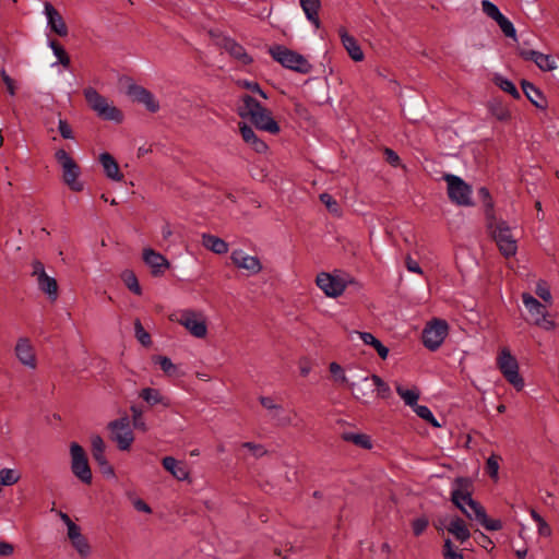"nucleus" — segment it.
Returning a JSON list of instances; mask_svg holds the SVG:
<instances>
[{
	"label": "nucleus",
	"instance_id": "obj_51",
	"mask_svg": "<svg viewBox=\"0 0 559 559\" xmlns=\"http://www.w3.org/2000/svg\"><path fill=\"white\" fill-rule=\"evenodd\" d=\"M478 197L485 205V218L487 219V211H488L489 206L491 209V214H495L493 202L491 200L490 192L486 187H480L478 189Z\"/></svg>",
	"mask_w": 559,
	"mask_h": 559
},
{
	"label": "nucleus",
	"instance_id": "obj_10",
	"mask_svg": "<svg viewBox=\"0 0 559 559\" xmlns=\"http://www.w3.org/2000/svg\"><path fill=\"white\" fill-rule=\"evenodd\" d=\"M448 330L449 325L442 319H433L427 323L421 334L424 346L431 352L437 350L447 337Z\"/></svg>",
	"mask_w": 559,
	"mask_h": 559
},
{
	"label": "nucleus",
	"instance_id": "obj_48",
	"mask_svg": "<svg viewBox=\"0 0 559 559\" xmlns=\"http://www.w3.org/2000/svg\"><path fill=\"white\" fill-rule=\"evenodd\" d=\"M20 476L15 473V471L10 468H2L0 471V485L2 486H11L17 483Z\"/></svg>",
	"mask_w": 559,
	"mask_h": 559
},
{
	"label": "nucleus",
	"instance_id": "obj_32",
	"mask_svg": "<svg viewBox=\"0 0 559 559\" xmlns=\"http://www.w3.org/2000/svg\"><path fill=\"white\" fill-rule=\"evenodd\" d=\"M140 397H142L150 406L162 404L164 407H168L170 405L169 399L163 396L157 389L145 388L140 392Z\"/></svg>",
	"mask_w": 559,
	"mask_h": 559
},
{
	"label": "nucleus",
	"instance_id": "obj_52",
	"mask_svg": "<svg viewBox=\"0 0 559 559\" xmlns=\"http://www.w3.org/2000/svg\"><path fill=\"white\" fill-rule=\"evenodd\" d=\"M478 523L484 526L487 531H499L502 528V522L498 519L488 518L487 513L481 518Z\"/></svg>",
	"mask_w": 559,
	"mask_h": 559
},
{
	"label": "nucleus",
	"instance_id": "obj_37",
	"mask_svg": "<svg viewBox=\"0 0 559 559\" xmlns=\"http://www.w3.org/2000/svg\"><path fill=\"white\" fill-rule=\"evenodd\" d=\"M344 441L352 442L362 449L369 450L372 448L370 437L365 433L344 432L342 435Z\"/></svg>",
	"mask_w": 559,
	"mask_h": 559
},
{
	"label": "nucleus",
	"instance_id": "obj_18",
	"mask_svg": "<svg viewBox=\"0 0 559 559\" xmlns=\"http://www.w3.org/2000/svg\"><path fill=\"white\" fill-rule=\"evenodd\" d=\"M128 95L134 102L145 105L150 112H157L159 110V103L155 99L154 95L143 86L131 84L128 87Z\"/></svg>",
	"mask_w": 559,
	"mask_h": 559
},
{
	"label": "nucleus",
	"instance_id": "obj_35",
	"mask_svg": "<svg viewBox=\"0 0 559 559\" xmlns=\"http://www.w3.org/2000/svg\"><path fill=\"white\" fill-rule=\"evenodd\" d=\"M300 7L302 11L306 14V17L308 21H310L312 24L316 25V27H319V17L318 13L321 8V1L320 0H299Z\"/></svg>",
	"mask_w": 559,
	"mask_h": 559
},
{
	"label": "nucleus",
	"instance_id": "obj_9",
	"mask_svg": "<svg viewBox=\"0 0 559 559\" xmlns=\"http://www.w3.org/2000/svg\"><path fill=\"white\" fill-rule=\"evenodd\" d=\"M497 364L504 379L512 384L516 391H521L524 388V380L519 373L516 358L511 355L508 348H503L500 352Z\"/></svg>",
	"mask_w": 559,
	"mask_h": 559
},
{
	"label": "nucleus",
	"instance_id": "obj_39",
	"mask_svg": "<svg viewBox=\"0 0 559 559\" xmlns=\"http://www.w3.org/2000/svg\"><path fill=\"white\" fill-rule=\"evenodd\" d=\"M493 82L498 87L510 94L514 99H519L521 97L519 90L509 79L503 78L502 75H496Z\"/></svg>",
	"mask_w": 559,
	"mask_h": 559
},
{
	"label": "nucleus",
	"instance_id": "obj_27",
	"mask_svg": "<svg viewBox=\"0 0 559 559\" xmlns=\"http://www.w3.org/2000/svg\"><path fill=\"white\" fill-rule=\"evenodd\" d=\"M99 163L102 164L106 176L115 181H121L123 175L120 173L119 165L114 156L107 152L99 155Z\"/></svg>",
	"mask_w": 559,
	"mask_h": 559
},
{
	"label": "nucleus",
	"instance_id": "obj_20",
	"mask_svg": "<svg viewBox=\"0 0 559 559\" xmlns=\"http://www.w3.org/2000/svg\"><path fill=\"white\" fill-rule=\"evenodd\" d=\"M259 402L270 412L275 426L287 427L292 425V418L285 414L283 406L276 404L271 396H260Z\"/></svg>",
	"mask_w": 559,
	"mask_h": 559
},
{
	"label": "nucleus",
	"instance_id": "obj_4",
	"mask_svg": "<svg viewBox=\"0 0 559 559\" xmlns=\"http://www.w3.org/2000/svg\"><path fill=\"white\" fill-rule=\"evenodd\" d=\"M269 53L274 61L278 62L283 68L299 74H308L313 67L309 60L301 53L292 50L282 45H274L269 48Z\"/></svg>",
	"mask_w": 559,
	"mask_h": 559
},
{
	"label": "nucleus",
	"instance_id": "obj_49",
	"mask_svg": "<svg viewBox=\"0 0 559 559\" xmlns=\"http://www.w3.org/2000/svg\"><path fill=\"white\" fill-rule=\"evenodd\" d=\"M71 543H72V546L76 549V551L82 557H87L90 555L91 546H90L87 539L83 535H81V537L72 539Z\"/></svg>",
	"mask_w": 559,
	"mask_h": 559
},
{
	"label": "nucleus",
	"instance_id": "obj_28",
	"mask_svg": "<svg viewBox=\"0 0 559 559\" xmlns=\"http://www.w3.org/2000/svg\"><path fill=\"white\" fill-rule=\"evenodd\" d=\"M162 465L178 480H185L189 476V471L187 469L186 465L173 456H165L162 460Z\"/></svg>",
	"mask_w": 559,
	"mask_h": 559
},
{
	"label": "nucleus",
	"instance_id": "obj_60",
	"mask_svg": "<svg viewBox=\"0 0 559 559\" xmlns=\"http://www.w3.org/2000/svg\"><path fill=\"white\" fill-rule=\"evenodd\" d=\"M405 266L409 272L423 274V270H421L420 265L411 255L406 257Z\"/></svg>",
	"mask_w": 559,
	"mask_h": 559
},
{
	"label": "nucleus",
	"instance_id": "obj_19",
	"mask_svg": "<svg viewBox=\"0 0 559 559\" xmlns=\"http://www.w3.org/2000/svg\"><path fill=\"white\" fill-rule=\"evenodd\" d=\"M143 261L151 267L153 276L163 275L170 266L169 261L152 248H145L143 250Z\"/></svg>",
	"mask_w": 559,
	"mask_h": 559
},
{
	"label": "nucleus",
	"instance_id": "obj_25",
	"mask_svg": "<svg viewBox=\"0 0 559 559\" xmlns=\"http://www.w3.org/2000/svg\"><path fill=\"white\" fill-rule=\"evenodd\" d=\"M45 13L47 16V23L50 29L56 35H67V27L63 22L62 16L59 14V12L55 9L53 5L46 2L45 3Z\"/></svg>",
	"mask_w": 559,
	"mask_h": 559
},
{
	"label": "nucleus",
	"instance_id": "obj_8",
	"mask_svg": "<svg viewBox=\"0 0 559 559\" xmlns=\"http://www.w3.org/2000/svg\"><path fill=\"white\" fill-rule=\"evenodd\" d=\"M71 472L85 485H91L93 474L85 450L76 442L70 444Z\"/></svg>",
	"mask_w": 559,
	"mask_h": 559
},
{
	"label": "nucleus",
	"instance_id": "obj_21",
	"mask_svg": "<svg viewBox=\"0 0 559 559\" xmlns=\"http://www.w3.org/2000/svg\"><path fill=\"white\" fill-rule=\"evenodd\" d=\"M230 259L236 266L249 271L250 274H257L262 269L261 262L257 257L247 255L242 250H235Z\"/></svg>",
	"mask_w": 559,
	"mask_h": 559
},
{
	"label": "nucleus",
	"instance_id": "obj_2",
	"mask_svg": "<svg viewBox=\"0 0 559 559\" xmlns=\"http://www.w3.org/2000/svg\"><path fill=\"white\" fill-rule=\"evenodd\" d=\"M241 105L237 114L242 119H249L252 124L271 134H277L281 131L278 122L272 117L271 111L263 107L259 100L249 94L241 96Z\"/></svg>",
	"mask_w": 559,
	"mask_h": 559
},
{
	"label": "nucleus",
	"instance_id": "obj_7",
	"mask_svg": "<svg viewBox=\"0 0 559 559\" xmlns=\"http://www.w3.org/2000/svg\"><path fill=\"white\" fill-rule=\"evenodd\" d=\"M447 182V192L449 200L459 206H472V187L465 182L461 177L453 174H445L443 176Z\"/></svg>",
	"mask_w": 559,
	"mask_h": 559
},
{
	"label": "nucleus",
	"instance_id": "obj_61",
	"mask_svg": "<svg viewBox=\"0 0 559 559\" xmlns=\"http://www.w3.org/2000/svg\"><path fill=\"white\" fill-rule=\"evenodd\" d=\"M32 276H35L37 280L41 276V274H46L45 266L39 260H34L32 262Z\"/></svg>",
	"mask_w": 559,
	"mask_h": 559
},
{
	"label": "nucleus",
	"instance_id": "obj_16",
	"mask_svg": "<svg viewBox=\"0 0 559 559\" xmlns=\"http://www.w3.org/2000/svg\"><path fill=\"white\" fill-rule=\"evenodd\" d=\"M316 283L326 296L333 298L341 296L346 288V284L342 278L325 272L317 275Z\"/></svg>",
	"mask_w": 559,
	"mask_h": 559
},
{
	"label": "nucleus",
	"instance_id": "obj_26",
	"mask_svg": "<svg viewBox=\"0 0 559 559\" xmlns=\"http://www.w3.org/2000/svg\"><path fill=\"white\" fill-rule=\"evenodd\" d=\"M222 46L231 57L239 60L245 66L250 64L253 61L246 52V49L231 37H223Z\"/></svg>",
	"mask_w": 559,
	"mask_h": 559
},
{
	"label": "nucleus",
	"instance_id": "obj_58",
	"mask_svg": "<svg viewBox=\"0 0 559 559\" xmlns=\"http://www.w3.org/2000/svg\"><path fill=\"white\" fill-rule=\"evenodd\" d=\"M414 412L416 413V415L418 417H420L421 419L424 420H429L430 418H432V412L430 411V408L426 405H416L414 407Z\"/></svg>",
	"mask_w": 559,
	"mask_h": 559
},
{
	"label": "nucleus",
	"instance_id": "obj_47",
	"mask_svg": "<svg viewBox=\"0 0 559 559\" xmlns=\"http://www.w3.org/2000/svg\"><path fill=\"white\" fill-rule=\"evenodd\" d=\"M501 460L498 455H490L486 461V473L490 476L492 479L498 478V471H499V461Z\"/></svg>",
	"mask_w": 559,
	"mask_h": 559
},
{
	"label": "nucleus",
	"instance_id": "obj_41",
	"mask_svg": "<svg viewBox=\"0 0 559 559\" xmlns=\"http://www.w3.org/2000/svg\"><path fill=\"white\" fill-rule=\"evenodd\" d=\"M49 46L53 50L55 56L58 58V62L61 63L63 67H69L70 58L67 51L64 50L63 46L55 39L49 40Z\"/></svg>",
	"mask_w": 559,
	"mask_h": 559
},
{
	"label": "nucleus",
	"instance_id": "obj_12",
	"mask_svg": "<svg viewBox=\"0 0 559 559\" xmlns=\"http://www.w3.org/2000/svg\"><path fill=\"white\" fill-rule=\"evenodd\" d=\"M510 38L512 39V43L509 45L511 47H515L519 56L524 60L533 61L542 71L549 72L557 69V61L552 56L545 55L533 49L521 48L519 44V37Z\"/></svg>",
	"mask_w": 559,
	"mask_h": 559
},
{
	"label": "nucleus",
	"instance_id": "obj_53",
	"mask_svg": "<svg viewBox=\"0 0 559 559\" xmlns=\"http://www.w3.org/2000/svg\"><path fill=\"white\" fill-rule=\"evenodd\" d=\"M536 295L544 301L549 302L551 300L550 289L546 282L539 281L536 285Z\"/></svg>",
	"mask_w": 559,
	"mask_h": 559
},
{
	"label": "nucleus",
	"instance_id": "obj_22",
	"mask_svg": "<svg viewBox=\"0 0 559 559\" xmlns=\"http://www.w3.org/2000/svg\"><path fill=\"white\" fill-rule=\"evenodd\" d=\"M15 355L21 364L29 368L36 367V357L34 349L26 337L19 338L15 345Z\"/></svg>",
	"mask_w": 559,
	"mask_h": 559
},
{
	"label": "nucleus",
	"instance_id": "obj_38",
	"mask_svg": "<svg viewBox=\"0 0 559 559\" xmlns=\"http://www.w3.org/2000/svg\"><path fill=\"white\" fill-rule=\"evenodd\" d=\"M120 277L130 292L138 296L142 295V287L140 286L139 280L132 270L127 269L122 271Z\"/></svg>",
	"mask_w": 559,
	"mask_h": 559
},
{
	"label": "nucleus",
	"instance_id": "obj_40",
	"mask_svg": "<svg viewBox=\"0 0 559 559\" xmlns=\"http://www.w3.org/2000/svg\"><path fill=\"white\" fill-rule=\"evenodd\" d=\"M396 392L403 399L404 403L411 407H415L419 399L418 390L404 389L402 385H396Z\"/></svg>",
	"mask_w": 559,
	"mask_h": 559
},
{
	"label": "nucleus",
	"instance_id": "obj_42",
	"mask_svg": "<svg viewBox=\"0 0 559 559\" xmlns=\"http://www.w3.org/2000/svg\"><path fill=\"white\" fill-rule=\"evenodd\" d=\"M320 201L326 206L328 211L336 216L341 215V206L338 202L328 192L319 195Z\"/></svg>",
	"mask_w": 559,
	"mask_h": 559
},
{
	"label": "nucleus",
	"instance_id": "obj_59",
	"mask_svg": "<svg viewBox=\"0 0 559 559\" xmlns=\"http://www.w3.org/2000/svg\"><path fill=\"white\" fill-rule=\"evenodd\" d=\"M243 86L251 92L259 94L262 98H267V94L261 88L258 82L245 81Z\"/></svg>",
	"mask_w": 559,
	"mask_h": 559
},
{
	"label": "nucleus",
	"instance_id": "obj_57",
	"mask_svg": "<svg viewBox=\"0 0 559 559\" xmlns=\"http://www.w3.org/2000/svg\"><path fill=\"white\" fill-rule=\"evenodd\" d=\"M1 79L7 86V91L11 96L15 95V82L14 80L5 72L4 69L1 70Z\"/></svg>",
	"mask_w": 559,
	"mask_h": 559
},
{
	"label": "nucleus",
	"instance_id": "obj_33",
	"mask_svg": "<svg viewBox=\"0 0 559 559\" xmlns=\"http://www.w3.org/2000/svg\"><path fill=\"white\" fill-rule=\"evenodd\" d=\"M489 112L499 121H508L511 119V112L507 105L498 98L488 102Z\"/></svg>",
	"mask_w": 559,
	"mask_h": 559
},
{
	"label": "nucleus",
	"instance_id": "obj_1",
	"mask_svg": "<svg viewBox=\"0 0 559 559\" xmlns=\"http://www.w3.org/2000/svg\"><path fill=\"white\" fill-rule=\"evenodd\" d=\"M473 489L472 478L456 477L451 491V502L468 519H474L478 522L487 512L480 502L472 498Z\"/></svg>",
	"mask_w": 559,
	"mask_h": 559
},
{
	"label": "nucleus",
	"instance_id": "obj_5",
	"mask_svg": "<svg viewBox=\"0 0 559 559\" xmlns=\"http://www.w3.org/2000/svg\"><path fill=\"white\" fill-rule=\"evenodd\" d=\"M84 97L90 107L97 112V115L107 121H115L121 123L123 115L116 106L109 105L107 99L100 95L95 88L87 87L84 90Z\"/></svg>",
	"mask_w": 559,
	"mask_h": 559
},
{
	"label": "nucleus",
	"instance_id": "obj_6",
	"mask_svg": "<svg viewBox=\"0 0 559 559\" xmlns=\"http://www.w3.org/2000/svg\"><path fill=\"white\" fill-rule=\"evenodd\" d=\"M55 158L62 167L63 182L74 192L82 191L84 185L78 180L81 175V168L76 162L63 148L56 151Z\"/></svg>",
	"mask_w": 559,
	"mask_h": 559
},
{
	"label": "nucleus",
	"instance_id": "obj_50",
	"mask_svg": "<svg viewBox=\"0 0 559 559\" xmlns=\"http://www.w3.org/2000/svg\"><path fill=\"white\" fill-rule=\"evenodd\" d=\"M428 525H429V520L426 515H423V516H419V518H416L415 520H413L412 530H413L414 536H416V537L420 536L426 531Z\"/></svg>",
	"mask_w": 559,
	"mask_h": 559
},
{
	"label": "nucleus",
	"instance_id": "obj_64",
	"mask_svg": "<svg viewBox=\"0 0 559 559\" xmlns=\"http://www.w3.org/2000/svg\"><path fill=\"white\" fill-rule=\"evenodd\" d=\"M68 527V537L70 538V540L74 539V538H78V537H81V528L79 525H76L74 522H72L71 524L67 525Z\"/></svg>",
	"mask_w": 559,
	"mask_h": 559
},
{
	"label": "nucleus",
	"instance_id": "obj_11",
	"mask_svg": "<svg viewBox=\"0 0 559 559\" xmlns=\"http://www.w3.org/2000/svg\"><path fill=\"white\" fill-rule=\"evenodd\" d=\"M111 433V440L117 442L118 449L127 451L130 449L134 436L130 428V420L127 416L115 419L108 424Z\"/></svg>",
	"mask_w": 559,
	"mask_h": 559
},
{
	"label": "nucleus",
	"instance_id": "obj_30",
	"mask_svg": "<svg viewBox=\"0 0 559 559\" xmlns=\"http://www.w3.org/2000/svg\"><path fill=\"white\" fill-rule=\"evenodd\" d=\"M202 245L217 254H224L228 251V243L219 237L211 234L202 235Z\"/></svg>",
	"mask_w": 559,
	"mask_h": 559
},
{
	"label": "nucleus",
	"instance_id": "obj_45",
	"mask_svg": "<svg viewBox=\"0 0 559 559\" xmlns=\"http://www.w3.org/2000/svg\"><path fill=\"white\" fill-rule=\"evenodd\" d=\"M531 516L537 524L538 534L540 536H550L551 528L549 524L544 520V518L534 509L531 510Z\"/></svg>",
	"mask_w": 559,
	"mask_h": 559
},
{
	"label": "nucleus",
	"instance_id": "obj_56",
	"mask_svg": "<svg viewBox=\"0 0 559 559\" xmlns=\"http://www.w3.org/2000/svg\"><path fill=\"white\" fill-rule=\"evenodd\" d=\"M475 540L480 547L485 548L486 550L492 549L495 547L492 540L483 532L477 531V536H475Z\"/></svg>",
	"mask_w": 559,
	"mask_h": 559
},
{
	"label": "nucleus",
	"instance_id": "obj_34",
	"mask_svg": "<svg viewBox=\"0 0 559 559\" xmlns=\"http://www.w3.org/2000/svg\"><path fill=\"white\" fill-rule=\"evenodd\" d=\"M341 40L354 61L358 62L364 60L365 55L357 37H341Z\"/></svg>",
	"mask_w": 559,
	"mask_h": 559
},
{
	"label": "nucleus",
	"instance_id": "obj_24",
	"mask_svg": "<svg viewBox=\"0 0 559 559\" xmlns=\"http://www.w3.org/2000/svg\"><path fill=\"white\" fill-rule=\"evenodd\" d=\"M521 86L523 90V93L527 97V99L539 109H546L548 106L547 99L543 92L536 87L533 83L522 80Z\"/></svg>",
	"mask_w": 559,
	"mask_h": 559
},
{
	"label": "nucleus",
	"instance_id": "obj_29",
	"mask_svg": "<svg viewBox=\"0 0 559 559\" xmlns=\"http://www.w3.org/2000/svg\"><path fill=\"white\" fill-rule=\"evenodd\" d=\"M448 532L452 534L456 540L460 543L466 542L471 537L469 530L467 528V525L465 521L460 518L455 516L447 527Z\"/></svg>",
	"mask_w": 559,
	"mask_h": 559
},
{
	"label": "nucleus",
	"instance_id": "obj_54",
	"mask_svg": "<svg viewBox=\"0 0 559 559\" xmlns=\"http://www.w3.org/2000/svg\"><path fill=\"white\" fill-rule=\"evenodd\" d=\"M58 131H59V133H60L62 139H66V140L74 139V134H73L72 128L68 123V121L64 120V119H59Z\"/></svg>",
	"mask_w": 559,
	"mask_h": 559
},
{
	"label": "nucleus",
	"instance_id": "obj_3",
	"mask_svg": "<svg viewBox=\"0 0 559 559\" xmlns=\"http://www.w3.org/2000/svg\"><path fill=\"white\" fill-rule=\"evenodd\" d=\"M486 228L503 257L510 258L515 255L518 245L513 238L510 225L503 219H497L496 215L491 214L490 207L487 211Z\"/></svg>",
	"mask_w": 559,
	"mask_h": 559
},
{
	"label": "nucleus",
	"instance_id": "obj_62",
	"mask_svg": "<svg viewBox=\"0 0 559 559\" xmlns=\"http://www.w3.org/2000/svg\"><path fill=\"white\" fill-rule=\"evenodd\" d=\"M329 370L330 372L333 374V376H340L341 380L343 382H347V379L345 377V373H344V370L343 368L341 367V365H338L337 362H331L330 364V367H329Z\"/></svg>",
	"mask_w": 559,
	"mask_h": 559
},
{
	"label": "nucleus",
	"instance_id": "obj_15",
	"mask_svg": "<svg viewBox=\"0 0 559 559\" xmlns=\"http://www.w3.org/2000/svg\"><path fill=\"white\" fill-rule=\"evenodd\" d=\"M92 443V456L99 466L100 473L106 477H114L115 469L105 456V442L99 435H95L91 438Z\"/></svg>",
	"mask_w": 559,
	"mask_h": 559
},
{
	"label": "nucleus",
	"instance_id": "obj_63",
	"mask_svg": "<svg viewBox=\"0 0 559 559\" xmlns=\"http://www.w3.org/2000/svg\"><path fill=\"white\" fill-rule=\"evenodd\" d=\"M384 155H385V160L392 165V166H397L399 163H400V157L399 155L391 148H385L384 150Z\"/></svg>",
	"mask_w": 559,
	"mask_h": 559
},
{
	"label": "nucleus",
	"instance_id": "obj_14",
	"mask_svg": "<svg viewBox=\"0 0 559 559\" xmlns=\"http://www.w3.org/2000/svg\"><path fill=\"white\" fill-rule=\"evenodd\" d=\"M178 322L195 337L202 338L207 333L206 323L202 314L193 310H183Z\"/></svg>",
	"mask_w": 559,
	"mask_h": 559
},
{
	"label": "nucleus",
	"instance_id": "obj_55",
	"mask_svg": "<svg viewBox=\"0 0 559 559\" xmlns=\"http://www.w3.org/2000/svg\"><path fill=\"white\" fill-rule=\"evenodd\" d=\"M242 447L250 450L255 457H262L267 452L263 445L253 442H245Z\"/></svg>",
	"mask_w": 559,
	"mask_h": 559
},
{
	"label": "nucleus",
	"instance_id": "obj_36",
	"mask_svg": "<svg viewBox=\"0 0 559 559\" xmlns=\"http://www.w3.org/2000/svg\"><path fill=\"white\" fill-rule=\"evenodd\" d=\"M356 333L359 335V337L364 342V344L372 346L382 359H385L388 357L389 348L386 346H384L372 333H370V332H356Z\"/></svg>",
	"mask_w": 559,
	"mask_h": 559
},
{
	"label": "nucleus",
	"instance_id": "obj_23",
	"mask_svg": "<svg viewBox=\"0 0 559 559\" xmlns=\"http://www.w3.org/2000/svg\"><path fill=\"white\" fill-rule=\"evenodd\" d=\"M239 131L242 136V140L247 144H249L252 147V150H254L257 153L262 154L267 151V144L263 140L258 138L253 129L246 122L239 123Z\"/></svg>",
	"mask_w": 559,
	"mask_h": 559
},
{
	"label": "nucleus",
	"instance_id": "obj_46",
	"mask_svg": "<svg viewBox=\"0 0 559 559\" xmlns=\"http://www.w3.org/2000/svg\"><path fill=\"white\" fill-rule=\"evenodd\" d=\"M134 332L136 340L145 347L150 346L152 344L151 335L148 332L145 331L143 328L141 321L136 319L134 321Z\"/></svg>",
	"mask_w": 559,
	"mask_h": 559
},
{
	"label": "nucleus",
	"instance_id": "obj_31",
	"mask_svg": "<svg viewBox=\"0 0 559 559\" xmlns=\"http://www.w3.org/2000/svg\"><path fill=\"white\" fill-rule=\"evenodd\" d=\"M38 288L45 293L51 301L57 300L58 298V284L55 277L41 274V276L37 280Z\"/></svg>",
	"mask_w": 559,
	"mask_h": 559
},
{
	"label": "nucleus",
	"instance_id": "obj_43",
	"mask_svg": "<svg viewBox=\"0 0 559 559\" xmlns=\"http://www.w3.org/2000/svg\"><path fill=\"white\" fill-rule=\"evenodd\" d=\"M154 361L160 366V369L167 374V376H176L178 371V367L174 365L170 360V358L166 356H155Z\"/></svg>",
	"mask_w": 559,
	"mask_h": 559
},
{
	"label": "nucleus",
	"instance_id": "obj_17",
	"mask_svg": "<svg viewBox=\"0 0 559 559\" xmlns=\"http://www.w3.org/2000/svg\"><path fill=\"white\" fill-rule=\"evenodd\" d=\"M481 9L483 12L488 17L493 20L499 25L503 35H516V31L513 26V23L500 12L499 8L496 4H493L489 0H483Z\"/></svg>",
	"mask_w": 559,
	"mask_h": 559
},
{
	"label": "nucleus",
	"instance_id": "obj_44",
	"mask_svg": "<svg viewBox=\"0 0 559 559\" xmlns=\"http://www.w3.org/2000/svg\"><path fill=\"white\" fill-rule=\"evenodd\" d=\"M131 413H132V425H133V428L134 429H138V430H141V431H146V424H145V420L143 418V411L140 406L138 405H132L131 406Z\"/></svg>",
	"mask_w": 559,
	"mask_h": 559
},
{
	"label": "nucleus",
	"instance_id": "obj_13",
	"mask_svg": "<svg viewBox=\"0 0 559 559\" xmlns=\"http://www.w3.org/2000/svg\"><path fill=\"white\" fill-rule=\"evenodd\" d=\"M522 300L530 312L531 319L534 324L549 331L555 328L554 321L547 319V309L540 301H538L535 297H533L528 293L522 294Z\"/></svg>",
	"mask_w": 559,
	"mask_h": 559
}]
</instances>
